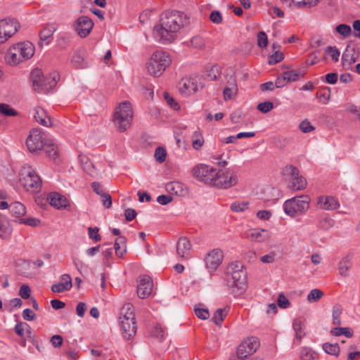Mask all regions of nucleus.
Wrapping results in <instances>:
<instances>
[{"label":"nucleus","instance_id":"nucleus-14","mask_svg":"<svg viewBox=\"0 0 360 360\" xmlns=\"http://www.w3.org/2000/svg\"><path fill=\"white\" fill-rule=\"evenodd\" d=\"M259 343L256 338H250L242 342L237 349V357L245 359L248 356L256 352Z\"/></svg>","mask_w":360,"mask_h":360},{"label":"nucleus","instance_id":"nucleus-35","mask_svg":"<svg viewBox=\"0 0 360 360\" xmlns=\"http://www.w3.org/2000/svg\"><path fill=\"white\" fill-rule=\"evenodd\" d=\"M238 86L236 82L231 84V86H227L224 89L223 94L224 99L228 101L233 98L238 94Z\"/></svg>","mask_w":360,"mask_h":360},{"label":"nucleus","instance_id":"nucleus-12","mask_svg":"<svg viewBox=\"0 0 360 360\" xmlns=\"http://www.w3.org/2000/svg\"><path fill=\"white\" fill-rule=\"evenodd\" d=\"M26 145L31 153L41 150L44 147L42 131L38 128L32 129L27 138Z\"/></svg>","mask_w":360,"mask_h":360},{"label":"nucleus","instance_id":"nucleus-5","mask_svg":"<svg viewBox=\"0 0 360 360\" xmlns=\"http://www.w3.org/2000/svg\"><path fill=\"white\" fill-rule=\"evenodd\" d=\"M310 198L308 195L294 197L287 200L283 205L286 214L297 217L304 214L309 208Z\"/></svg>","mask_w":360,"mask_h":360},{"label":"nucleus","instance_id":"nucleus-21","mask_svg":"<svg viewBox=\"0 0 360 360\" xmlns=\"http://www.w3.org/2000/svg\"><path fill=\"white\" fill-rule=\"evenodd\" d=\"M191 245L188 239L186 237H181L179 239L176 244L177 255L182 258H188L190 255Z\"/></svg>","mask_w":360,"mask_h":360},{"label":"nucleus","instance_id":"nucleus-44","mask_svg":"<svg viewBox=\"0 0 360 360\" xmlns=\"http://www.w3.org/2000/svg\"><path fill=\"white\" fill-rule=\"evenodd\" d=\"M323 295V292L319 289H313L307 295V300L310 302H317Z\"/></svg>","mask_w":360,"mask_h":360},{"label":"nucleus","instance_id":"nucleus-13","mask_svg":"<svg viewBox=\"0 0 360 360\" xmlns=\"http://www.w3.org/2000/svg\"><path fill=\"white\" fill-rule=\"evenodd\" d=\"M94 22L88 16L79 17L73 25L74 30L82 38H85L91 33L94 27Z\"/></svg>","mask_w":360,"mask_h":360},{"label":"nucleus","instance_id":"nucleus-26","mask_svg":"<svg viewBox=\"0 0 360 360\" xmlns=\"http://www.w3.org/2000/svg\"><path fill=\"white\" fill-rule=\"evenodd\" d=\"M115 250L119 257H122L127 252V238L124 236H119L115 240Z\"/></svg>","mask_w":360,"mask_h":360},{"label":"nucleus","instance_id":"nucleus-23","mask_svg":"<svg viewBox=\"0 0 360 360\" xmlns=\"http://www.w3.org/2000/svg\"><path fill=\"white\" fill-rule=\"evenodd\" d=\"M283 4L288 6L292 4L295 7L307 9L310 8L317 4L319 0H281Z\"/></svg>","mask_w":360,"mask_h":360},{"label":"nucleus","instance_id":"nucleus-42","mask_svg":"<svg viewBox=\"0 0 360 360\" xmlns=\"http://www.w3.org/2000/svg\"><path fill=\"white\" fill-rule=\"evenodd\" d=\"M323 349L326 353L331 354V355L337 356V355H338V354L340 352V347H339L338 344H337V343H335V344H331V343H328V342L324 343L323 345Z\"/></svg>","mask_w":360,"mask_h":360},{"label":"nucleus","instance_id":"nucleus-47","mask_svg":"<svg viewBox=\"0 0 360 360\" xmlns=\"http://www.w3.org/2000/svg\"><path fill=\"white\" fill-rule=\"evenodd\" d=\"M191 45L196 49H202L205 46L204 39L200 36H195L191 40Z\"/></svg>","mask_w":360,"mask_h":360},{"label":"nucleus","instance_id":"nucleus-30","mask_svg":"<svg viewBox=\"0 0 360 360\" xmlns=\"http://www.w3.org/2000/svg\"><path fill=\"white\" fill-rule=\"evenodd\" d=\"M17 51H13V46H11L7 51L5 59L6 62L11 65H16L22 62V59L18 56Z\"/></svg>","mask_w":360,"mask_h":360},{"label":"nucleus","instance_id":"nucleus-37","mask_svg":"<svg viewBox=\"0 0 360 360\" xmlns=\"http://www.w3.org/2000/svg\"><path fill=\"white\" fill-rule=\"evenodd\" d=\"M330 333L335 336L344 335L348 338L353 336V330L349 328L335 327L331 330Z\"/></svg>","mask_w":360,"mask_h":360},{"label":"nucleus","instance_id":"nucleus-39","mask_svg":"<svg viewBox=\"0 0 360 360\" xmlns=\"http://www.w3.org/2000/svg\"><path fill=\"white\" fill-rule=\"evenodd\" d=\"M301 360H316L317 354L313 352L311 349L304 347L300 352Z\"/></svg>","mask_w":360,"mask_h":360},{"label":"nucleus","instance_id":"nucleus-1","mask_svg":"<svg viewBox=\"0 0 360 360\" xmlns=\"http://www.w3.org/2000/svg\"><path fill=\"white\" fill-rule=\"evenodd\" d=\"M189 17L180 11H167L162 14L160 22L153 28L154 37L162 43H170L176 33L190 23Z\"/></svg>","mask_w":360,"mask_h":360},{"label":"nucleus","instance_id":"nucleus-52","mask_svg":"<svg viewBox=\"0 0 360 360\" xmlns=\"http://www.w3.org/2000/svg\"><path fill=\"white\" fill-rule=\"evenodd\" d=\"M163 96L168 105H169L172 108H173L175 110L179 109V105L178 104V103L176 102L173 97H172L168 93L165 92Z\"/></svg>","mask_w":360,"mask_h":360},{"label":"nucleus","instance_id":"nucleus-34","mask_svg":"<svg viewBox=\"0 0 360 360\" xmlns=\"http://www.w3.org/2000/svg\"><path fill=\"white\" fill-rule=\"evenodd\" d=\"M166 189L170 193H172L177 195L184 194V190L182 184L179 182H169L166 184Z\"/></svg>","mask_w":360,"mask_h":360},{"label":"nucleus","instance_id":"nucleus-29","mask_svg":"<svg viewBox=\"0 0 360 360\" xmlns=\"http://www.w3.org/2000/svg\"><path fill=\"white\" fill-rule=\"evenodd\" d=\"M57 29L58 25L56 23L47 24L39 33L40 39L43 41L47 40L53 34Z\"/></svg>","mask_w":360,"mask_h":360},{"label":"nucleus","instance_id":"nucleus-55","mask_svg":"<svg viewBox=\"0 0 360 360\" xmlns=\"http://www.w3.org/2000/svg\"><path fill=\"white\" fill-rule=\"evenodd\" d=\"M83 169L86 173L93 177H96L99 174V171L96 169L94 165L91 162L83 167Z\"/></svg>","mask_w":360,"mask_h":360},{"label":"nucleus","instance_id":"nucleus-28","mask_svg":"<svg viewBox=\"0 0 360 360\" xmlns=\"http://www.w3.org/2000/svg\"><path fill=\"white\" fill-rule=\"evenodd\" d=\"M9 210L12 215L15 217H21L26 213L25 205L20 202H12L9 206Z\"/></svg>","mask_w":360,"mask_h":360},{"label":"nucleus","instance_id":"nucleus-20","mask_svg":"<svg viewBox=\"0 0 360 360\" xmlns=\"http://www.w3.org/2000/svg\"><path fill=\"white\" fill-rule=\"evenodd\" d=\"M47 199L50 205L56 209L66 208L69 205L67 198L57 192L49 193Z\"/></svg>","mask_w":360,"mask_h":360},{"label":"nucleus","instance_id":"nucleus-15","mask_svg":"<svg viewBox=\"0 0 360 360\" xmlns=\"http://www.w3.org/2000/svg\"><path fill=\"white\" fill-rule=\"evenodd\" d=\"M13 51H17L18 56L22 60H27L31 58L34 53V46L30 41L20 42L13 46Z\"/></svg>","mask_w":360,"mask_h":360},{"label":"nucleus","instance_id":"nucleus-22","mask_svg":"<svg viewBox=\"0 0 360 360\" xmlns=\"http://www.w3.org/2000/svg\"><path fill=\"white\" fill-rule=\"evenodd\" d=\"M34 117L37 122L46 127L52 126L51 119L44 108L38 106L34 109Z\"/></svg>","mask_w":360,"mask_h":360},{"label":"nucleus","instance_id":"nucleus-33","mask_svg":"<svg viewBox=\"0 0 360 360\" xmlns=\"http://www.w3.org/2000/svg\"><path fill=\"white\" fill-rule=\"evenodd\" d=\"M307 184V180L301 175L297 178H297L292 179L290 188L294 191L304 190L306 188Z\"/></svg>","mask_w":360,"mask_h":360},{"label":"nucleus","instance_id":"nucleus-7","mask_svg":"<svg viewBox=\"0 0 360 360\" xmlns=\"http://www.w3.org/2000/svg\"><path fill=\"white\" fill-rule=\"evenodd\" d=\"M238 183V175L233 169L230 168H221L217 172L215 169V175L212 186L227 189L236 186Z\"/></svg>","mask_w":360,"mask_h":360},{"label":"nucleus","instance_id":"nucleus-10","mask_svg":"<svg viewBox=\"0 0 360 360\" xmlns=\"http://www.w3.org/2000/svg\"><path fill=\"white\" fill-rule=\"evenodd\" d=\"M215 169L208 165L199 164L193 167L192 173L193 176L198 180L212 186L215 175Z\"/></svg>","mask_w":360,"mask_h":360},{"label":"nucleus","instance_id":"nucleus-4","mask_svg":"<svg viewBox=\"0 0 360 360\" xmlns=\"http://www.w3.org/2000/svg\"><path fill=\"white\" fill-rule=\"evenodd\" d=\"M30 79L35 91H48L56 86L58 75L53 72L45 76L41 69L35 68L31 72Z\"/></svg>","mask_w":360,"mask_h":360},{"label":"nucleus","instance_id":"nucleus-25","mask_svg":"<svg viewBox=\"0 0 360 360\" xmlns=\"http://www.w3.org/2000/svg\"><path fill=\"white\" fill-rule=\"evenodd\" d=\"M249 236L257 242H264L269 238V233L265 229H252L249 232Z\"/></svg>","mask_w":360,"mask_h":360},{"label":"nucleus","instance_id":"nucleus-2","mask_svg":"<svg viewBox=\"0 0 360 360\" xmlns=\"http://www.w3.org/2000/svg\"><path fill=\"white\" fill-rule=\"evenodd\" d=\"M228 286L235 294H241L247 288L248 275L243 264L240 262H232L226 267Z\"/></svg>","mask_w":360,"mask_h":360},{"label":"nucleus","instance_id":"nucleus-11","mask_svg":"<svg viewBox=\"0 0 360 360\" xmlns=\"http://www.w3.org/2000/svg\"><path fill=\"white\" fill-rule=\"evenodd\" d=\"M20 27L19 23L14 19L0 20V44L5 43L16 33Z\"/></svg>","mask_w":360,"mask_h":360},{"label":"nucleus","instance_id":"nucleus-46","mask_svg":"<svg viewBox=\"0 0 360 360\" xmlns=\"http://www.w3.org/2000/svg\"><path fill=\"white\" fill-rule=\"evenodd\" d=\"M156 160L160 163L165 162L167 156V151L162 147H158L155 149V155H154Z\"/></svg>","mask_w":360,"mask_h":360},{"label":"nucleus","instance_id":"nucleus-43","mask_svg":"<svg viewBox=\"0 0 360 360\" xmlns=\"http://www.w3.org/2000/svg\"><path fill=\"white\" fill-rule=\"evenodd\" d=\"M283 172L285 174L290 175L292 179H295L296 178L297 179L300 176H301L300 174L299 169L296 167L291 165L285 166L283 169Z\"/></svg>","mask_w":360,"mask_h":360},{"label":"nucleus","instance_id":"nucleus-62","mask_svg":"<svg viewBox=\"0 0 360 360\" xmlns=\"http://www.w3.org/2000/svg\"><path fill=\"white\" fill-rule=\"evenodd\" d=\"M195 314L198 318L202 320H206L210 316V313L208 310L206 309H195Z\"/></svg>","mask_w":360,"mask_h":360},{"label":"nucleus","instance_id":"nucleus-50","mask_svg":"<svg viewBox=\"0 0 360 360\" xmlns=\"http://www.w3.org/2000/svg\"><path fill=\"white\" fill-rule=\"evenodd\" d=\"M284 58L283 53L281 51H275L273 54H271L269 57V64H276Z\"/></svg>","mask_w":360,"mask_h":360},{"label":"nucleus","instance_id":"nucleus-17","mask_svg":"<svg viewBox=\"0 0 360 360\" xmlns=\"http://www.w3.org/2000/svg\"><path fill=\"white\" fill-rule=\"evenodd\" d=\"M223 252L219 249H214L209 252L205 258L207 269L210 271L216 270L223 260Z\"/></svg>","mask_w":360,"mask_h":360},{"label":"nucleus","instance_id":"nucleus-6","mask_svg":"<svg viewBox=\"0 0 360 360\" xmlns=\"http://www.w3.org/2000/svg\"><path fill=\"white\" fill-rule=\"evenodd\" d=\"M171 63L169 56L165 51H157L153 53L147 66L148 72L154 77L160 76Z\"/></svg>","mask_w":360,"mask_h":360},{"label":"nucleus","instance_id":"nucleus-49","mask_svg":"<svg viewBox=\"0 0 360 360\" xmlns=\"http://www.w3.org/2000/svg\"><path fill=\"white\" fill-rule=\"evenodd\" d=\"M274 108V104L271 101H265L258 104L257 109L263 113H267Z\"/></svg>","mask_w":360,"mask_h":360},{"label":"nucleus","instance_id":"nucleus-36","mask_svg":"<svg viewBox=\"0 0 360 360\" xmlns=\"http://www.w3.org/2000/svg\"><path fill=\"white\" fill-rule=\"evenodd\" d=\"M44 150L46 153L53 159V161H55L56 163L59 162L58 159V148L54 144H47L45 146Z\"/></svg>","mask_w":360,"mask_h":360},{"label":"nucleus","instance_id":"nucleus-16","mask_svg":"<svg viewBox=\"0 0 360 360\" xmlns=\"http://www.w3.org/2000/svg\"><path fill=\"white\" fill-rule=\"evenodd\" d=\"M153 281L149 276L144 275L140 278L137 286V295L141 299L149 296L153 290Z\"/></svg>","mask_w":360,"mask_h":360},{"label":"nucleus","instance_id":"nucleus-56","mask_svg":"<svg viewBox=\"0 0 360 360\" xmlns=\"http://www.w3.org/2000/svg\"><path fill=\"white\" fill-rule=\"evenodd\" d=\"M334 225V220L329 217H326L320 221L319 226L323 230H328Z\"/></svg>","mask_w":360,"mask_h":360},{"label":"nucleus","instance_id":"nucleus-18","mask_svg":"<svg viewBox=\"0 0 360 360\" xmlns=\"http://www.w3.org/2000/svg\"><path fill=\"white\" fill-rule=\"evenodd\" d=\"M120 324L122 331V336L124 339L130 340L134 337L137 330L136 320L127 321L124 319H120Z\"/></svg>","mask_w":360,"mask_h":360},{"label":"nucleus","instance_id":"nucleus-64","mask_svg":"<svg viewBox=\"0 0 360 360\" xmlns=\"http://www.w3.org/2000/svg\"><path fill=\"white\" fill-rule=\"evenodd\" d=\"M210 19L212 22L219 24L222 21V16L219 11H214L210 13Z\"/></svg>","mask_w":360,"mask_h":360},{"label":"nucleus","instance_id":"nucleus-24","mask_svg":"<svg viewBox=\"0 0 360 360\" xmlns=\"http://www.w3.org/2000/svg\"><path fill=\"white\" fill-rule=\"evenodd\" d=\"M120 319L127 321L135 320L134 307L131 303L124 304L120 309Z\"/></svg>","mask_w":360,"mask_h":360},{"label":"nucleus","instance_id":"nucleus-57","mask_svg":"<svg viewBox=\"0 0 360 360\" xmlns=\"http://www.w3.org/2000/svg\"><path fill=\"white\" fill-rule=\"evenodd\" d=\"M285 77H287V81L295 82L299 79L300 72L296 70H289L283 72Z\"/></svg>","mask_w":360,"mask_h":360},{"label":"nucleus","instance_id":"nucleus-9","mask_svg":"<svg viewBox=\"0 0 360 360\" xmlns=\"http://www.w3.org/2000/svg\"><path fill=\"white\" fill-rule=\"evenodd\" d=\"M203 88L202 79L198 76L184 77L179 83V89L182 95L190 96Z\"/></svg>","mask_w":360,"mask_h":360},{"label":"nucleus","instance_id":"nucleus-54","mask_svg":"<svg viewBox=\"0 0 360 360\" xmlns=\"http://www.w3.org/2000/svg\"><path fill=\"white\" fill-rule=\"evenodd\" d=\"M299 129L303 133H309L314 131L315 127H313L307 120H304L300 123Z\"/></svg>","mask_w":360,"mask_h":360},{"label":"nucleus","instance_id":"nucleus-58","mask_svg":"<svg viewBox=\"0 0 360 360\" xmlns=\"http://www.w3.org/2000/svg\"><path fill=\"white\" fill-rule=\"evenodd\" d=\"M89 236L95 242H98L101 240V236L98 234L99 229L98 227H89L88 229Z\"/></svg>","mask_w":360,"mask_h":360},{"label":"nucleus","instance_id":"nucleus-48","mask_svg":"<svg viewBox=\"0 0 360 360\" xmlns=\"http://www.w3.org/2000/svg\"><path fill=\"white\" fill-rule=\"evenodd\" d=\"M248 202H235L232 203L231 205V210L233 212H243V211L248 210Z\"/></svg>","mask_w":360,"mask_h":360},{"label":"nucleus","instance_id":"nucleus-27","mask_svg":"<svg viewBox=\"0 0 360 360\" xmlns=\"http://www.w3.org/2000/svg\"><path fill=\"white\" fill-rule=\"evenodd\" d=\"M356 56L353 48L347 47L342 56V65H350L356 62Z\"/></svg>","mask_w":360,"mask_h":360},{"label":"nucleus","instance_id":"nucleus-51","mask_svg":"<svg viewBox=\"0 0 360 360\" xmlns=\"http://www.w3.org/2000/svg\"><path fill=\"white\" fill-rule=\"evenodd\" d=\"M268 44V38L266 34L261 31L257 34V45L261 48L266 47Z\"/></svg>","mask_w":360,"mask_h":360},{"label":"nucleus","instance_id":"nucleus-40","mask_svg":"<svg viewBox=\"0 0 360 360\" xmlns=\"http://www.w3.org/2000/svg\"><path fill=\"white\" fill-rule=\"evenodd\" d=\"M226 315L227 311L225 309H218L214 312L212 320L216 325L221 326Z\"/></svg>","mask_w":360,"mask_h":360},{"label":"nucleus","instance_id":"nucleus-53","mask_svg":"<svg viewBox=\"0 0 360 360\" xmlns=\"http://www.w3.org/2000/svg\"><path fill=\"white\" fill-rule=\"evenodd\" d=\"M325 53H330L332 60L335 62L338 61L340 53L336 47L328 46Z\"/></svg>","mask_w":360,"mask_h":360},{"label":"nucleus","instance_id":"nucleus-45","mask_svg":"<svg viewBox=\"0 0 360 360\" xmlns=\"http://www.w3.org/2000/svg\"><path fill=\"white\" fill-rule=\"evenodd\" d=\"M336 31L344 37H349L352 33V29L349 25L340 24L336 27Z\"/></svg>","mask_w":360,"mask_h":360},{"label":"nucleus","instance_id":"nucleus-41","mask_svg":"<svg viewBox=\"0 0 360 360\" xmlns=\"http://www.w3.org/2000/svg\"><path fill=\"white\" fill-rule=\"evenodd\" d=\"M342 313V308L340 305H335L333 308V323L336 326L341 325L340 316Z\"/></svg>","mask_w":360,"mask_h":360},{"label":"nucleus","instance_id":"nucleus-3","mask_svg":"<svg viewBox=\"0 0 360 360\" xmlns=\"http://www.w3.org/2000/svg\"><path fill=\"white\" fill-rule=\"evenodd\" d=\"M134 113L131 103L129 101H123L116 108L112 122L116 129L120 132L127 131L131 126Z\"/></svg>","mask_w":360,"mask_h":360},{"label":"nucleus","instance_id":"nucleus-8","mask_svg":"<svg viewBox=\"0 0 360 360\" xmlns=\"http://www.w3.org/2000/svg\"><path fill=\"white\" fill-rule=\"evenodd\" d=\"M21 175L22 178L20 179V181L27 191L38 193L41 190V180L30 166H24Z\"/></svg>","mask_w":360,"mask_h":360},{"label":"nucleus","instance_id":"nucleus-32","mask_svg":"<svg viewBox=\"0 0 360 360\" xmlns=\"http://www.w3.org/2000/svg\"><path fill=\"white\" fill-rule=\"evenodd\" d=\"M292 326L295 333V339L300 342L305 336V333L303 330L304 323L299 319H295L293 321Z\"/></svg>","mask_w":360,"mask_h":360},{"label":"nucleus","instance_id":"nucleus-19","mask_svg":"<svg viewBox=\"0 0 360 360\" xmlns=\"http://www.w3.org/2000/svg\"><path fill=\"white\" fill-rule=\"evenodd\" d=\"M317 205L320 209L325 210H334L340 206L338 200L332 196L319 197Z\"/></svg>","mask_w":360,"mask_h":360},{"label":"nucleus","instance_id":"nucleus-31","mask_svg":"<svg viewBox=\"0 0 360 360\" xmlns=\"http://www.w3.org/2000/svg\"><path fill=\"white\" fill-rule=\"evenodd\" d=\"M350 262L351 257L349 255H347L342 258V259L338 262V271L340 276L343 277L348 276Z\"/></svg>","mask_w":360,"mask_h":360},{"label":"nucleus","instance_id":"nucleus-38","mask_svg":"<svg viewBox=\"0 0 360 360\" xmlns=\"http://www.w3.org/2000/svg\"><path fill=\"white\" fill-rule=\"evenodd\" d=\"M0 113L7 117H15L18 114L15 109L6 103H0Z\"/></svg>","mask_w":360,"mask_h":360},{"label":"nucleus","instance_id":"nucleus-61","mask_svg":"<svg viewBox=\"0 0 360 360\" xmlns=\"http://www.w3.org/2000/svg\"><path fill=\"white\" fill-rule=\"evenodd\" d=\"M19 295L23 299H27L30 297L31 290L27 285H22L19 290Z\"/></svg>","mask_w":360,"mask_h":360},{"label":"nucleus","instance_id":"nucleus-59","mask_svg":"<svg viewBox=\"0 0 360 360\" xmlns=\"http://www.w3.org/2000/svg\"><path fill=\"white\" fill-rule=\"evenodd\" d=\"M278 305L283 309H286L290 306V302L288 298L283 295L280 294L278 297Z\"/></svg>","mask_w":360,"mask_h":360},{"label":"nucleus","instance_id":"nucleus-60","mask_svg":"<svg viewBox=\"0 0 360 360\" xmlns=\"http://www.w3.org/2000/svg\"><path fill=\"white\" fill-rule=\"evenodd\" d=\"M20 223L35 227L40 224V220L37 218H25L20 219Z\"/></svg>","mask_w":360,"mask_h":360},{"label":"nucleus","instance_id":"nucleus-63","mask_svg":"<svg viewBox=\"0 0 360 360\" xmlns=\"http://www.w3.org/2000/svg\"><path fill=\"white\" fill-rule=\"evenodd\" d=\"M84 59L78 53H75L72 59L71 63L77 68H80Z\"/></svg>","mask_w":360,"mask_h":360}]
</instances>
